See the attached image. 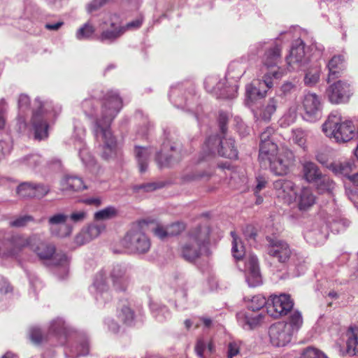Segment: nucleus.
Listing matches in <instances>:
<instances>
[{
	"mask_svg": "<svg viewBox=\"0 0 358 358\" xmlns=\"http://www.w3.org/2000/svg\"><path fill=\"white\" fill-rule=\"evenodd\" d=\"M110 276L115 289L124 291L131 282L129 267L125 264H117L113 266Z\"/></svg>",
	"mask_w": 358,
	"mask_h": 358,
	"instance_id": "obj_13",
	"label": "nucleus"
},
{
	"mask_svg": "<svg viewBox=\"0 0 358 358\" xmlns=\"http://www.w3.org/2000/svg\"><path fill=\"white\" fill-rule=\"evenodd\" d=\"M71 357H78L80 356H85L89 353V344L87 340H83L80 344L71 350Z\"/></svg>",
	"mask_w": 358,
	"mask_h": 358,
	"instance_id": "obj_50",
	"label": "nucleus"
},
{
	"mask_svg": "<svg viewBox=\"0 0 358 358\" xmlns=\"http://www.w3.org/2000/svg\"><path fill=\"white\" fill-rule=\"evenodd\" d=\"M34 218L31 215L20 216L10 221V225L14 227H22L27 225L28 223L34 222Z\"/></svg>",
	"mask_w": 358,
	"mask_h": 358,
	"instance_id": "obj_53",
	"label": "nucleus"
},
{
	"mask_svg": "<svg viewBox=\"0 0 358 358\" xmlns=\"http://www.w3.org/2000/svg\"><path fill=\"white\" fill-rule=\"evenodd\" d=\"M236 317L240 325L247 330L257 327L264 320V315L262 313L249 310L238 313Z\"/></svg>",
	"mask_w": 358,
	"mask_h": 358,
	"instance_id": "obj_20",
	"label": "nucleus"
},
{
	"mask_svg": "<svg viewBox=\"0 0 358 358\" xmlns=\"http://www.w3.org/2000/svg\"><path fill=\"white\" fill-rule=\"evenodd\" d=\"M94 27L89 23H86L77 31L76 38L78 40L89 39L94 35Z\"/></svg>",
	"mask_w": 358,
	"mask_h": 358,
	"instance_id": "obj_47",
	"label": "nucleus"
},
{
	"mask_svg": "<svg viewBox=\"0 0 358 358\" xmlns=\"http://www.w3.org/2000/svg\"><path fill=\"white\" fill-rule=\"evenodd\" d=\"M90 241L97 238L105 229L103 224H92L83 228Z\"/></svg>",
	"mask_w": 358,
	"mask_h": 358,
	"instance_id": "obj_46",
	"label": "nucleus"
},
{
	"mask_svg": "<svg viewBox=\"0 0 358 358\" xmlns=\"http://www.w3.org/2000/svg\"><path fill=\"white\" fill-rule=\"evenodd\" d=\"M280 60V49L275 45L266 50L263 57V64L267 68L274 67Z\"/></svg>",
	"mask_w": 358,
	"mask_h": 358,
	"instance_id": "obj_33",
	"label": "nucleus"
},
{
	"mask_svg": "<svg viewBox=\"0 0 358 358\" xmlns=\"http://www.w3.org/2000/svg\"><path fill=\"white\" fill-rule=\"evenodd\" d=\"M148 222L141 221L134 224L122 240V245L131 252L145 253L150 248V241L145 234Z\"/></svg>",
	"mask_w": 358,
	"mask_h": 358,
	"instance_id": "obj_4",
	"label": "nucleus"
},
{
	"mask_svg": "<svg viewBox=\"0 0 358 358\" xmlns=\"http://www.w3.org/2000/svg\"><path fill=\"white\" fill-rule=\"evenodd\" d=\"M276 134L273 128L271 127L262 131L260 134L259 153L261 158L267 157L268 155H272L278 148L275 141Z\"/></svg>",
	"mask_w": 358,
	"mask_h": 358,
	"instance_id": "obj_15",
	"label": "nucleus"
},
{
	"mask_svg": "<svg viewBox=\"0 0 358 358\" xmlns=\"http://www.w3.org/2000/svg\"><path fill=\"white\" fill-rule=\"evenodd\" d=\"M222 141L217 135L210 136L206 141V147L213 155L223 156Z\"/></svg>",
	"mask_w": 358,
	"mask_h": 358,
	"instance_id": "obj_35",
	"label": "nucleus"
},
{
	"mask_svg": "<svg viewBox=\"0 0 358 358\" xmlns=\"http://www.w3.org/2000/svg\"><path fill=\"white\" fill-rule=\"evenodd\" d=\"M278 101L274 98H271L267 104L263 108L260 117L265 121H269L273 114L277 109Z\"/></svg>",
	"mask_w": 358,
	"mask_h": 358,
	"instance_id": "obj_41",
	"label": "nucleus"
},
{
	"mask_svg": "<svg viewBox=\"0 0 358 358\" xmlns=\"http://www.w3.org/2000/svg\"><path fill=\"white\" fill-rule=\"evenodd\" d=\"M240 352V344L238 342H230L228 345L227 357L233 358L238 355Z\"/></svg>",
	"mask_w": 358,
	"mask_h": 358,
	"instance_id": "obj_64",
	"label": "nucleus"
},
{
	"mask_svg": "<svg viewBox=\"0 0 358 358\" xmlns=\"http://www.w3.org/2000/svg\"><path fill=\"white\" fill-rule=\"evenodd\" d=\"M307 134L301 129H296L292 131V141L300 147H304L306 143Z\"/></svg>",
	"mask_w": 358,
	"mask_h": 358,
	"instance_id": "obj_52",
	"label": "nucleus"
},
{
	"mask_svg": "<svg viewBox=\"0 0 358 358\" xmlns=\"http://www.w3.org/2000/svg\"><path fill=\"white\" fill-rule=\"evenodd\" d=\"M286 326L285 322L273 324L268 329V336L271 343L275 347H283L288 344L294 334Z\"/></svg>",
	"mask_w": 358,
	"mask_h": 358,
	"instance_id": "obj_10",
	"label": "nucleus"
},
{
	"mask_svg": "<svg viewBox=\"0 0 358 358\" xmlns=\"http://www.w3.org/2000/svg\"><path fill=\"white\" fill-rule=\"evenodd\" d=\"M206 90L213 94L217 99H222L224 92L222 88L224 83L221 81L217 82V78L214 76L208 77L204 82Z\"/></svg>",
	"mask_w": 358,
	"mask_h": 358,
	"instance_id": "obj_32",
	"label": "nucleus"
},
{
	"mask_svg": "<svg viewBox=\"0 0 358 358\" xmlns=\"http://www.w3.org/2000/svg\"><path fill=\"white\" fill-rule=\"evenodd\" d=\"M152 153L150 148L135 146L134 155L138 162L139 171L141 173H145L148 166V160Z\"/></svg>",
	"mask_w": 358,
	"mask_h": 358,
	"instance_id": "obj_30",
	"label": "nucleus"
},
{
	"mask_svg": "<svg viewBox=\"0 0 358 358\" xmlns=\"http://www.w3.org/2000/svg\"><path fill=\"white\" fill-rule=\"evenodd\" d=\"M117 210L114 206H108L94 213L96 220H106L115 217L117 215Z\"/></svg>",
	"mask_w": 358,
	"mask_h": 358,
	"instance_id": "obj_43",
	"label": "nucleus"
},
{
	"mask_svg": "<svg viewBox=\"0 0 358 358\" xmlns=\"http://www.w3.org/2000/svg\"><path fill=\"white\" fill-rule=\"evenodd\" d=\"M85 136V129L77 124L76 122L74 123V136L78 143L76 146L78 147L79 156L83 164L87 166H92L95 164V160L85 146L83 143Z\"/></svg>",
	"mask_w": 358,
	"mask_h": 358,
	"instance_id": "obj_16",
	"label": "nucleus"
},
{
	"mask_svg": "<svg viewBox=\"0 0 358 358\" xmlns=\"http://www.w3.org/2000/svg\"><path fill=\"white\" fill-rule=\"evenodd\" d=\"M278 197L281 198L285 203H291L294 201L296 194L294 184L292 181L279 179L273 183Z\"/></svg>",
	"mask_w": 358,
	"mask_h": 358,
	"instance_id": "obj_21",
	"label": "nucleus"
},
{
	"mask_svg": "<svg viewBox=\"0 0 358 358\" xmlns=\"http://www.w3.org/2000/svg\"><path fill=\"white\" fill-rule=\"evenodd\" d=\"M60 108H53L52 103L50 101H43L40 98L34 100L32 117L31 120L32 127L34 130L36 139L42 140L48 137L49 116L59 113Z\"/></svg>",
	"mask_w": 358,
	"mask_h": 358,
	"instance_id": "obj_3",
	"label": "nucleus"
},
{
	"mask_svg": "<svg viewBox=\"0 0 358 358\" xmlns=\"http://www.w3.org/2000/svg\"><path fill=\"white\" fill-rule=\"evenodd\" d=\"M294 201L296 202L300 210L306 211L315 203L316 197L310 188L303 187L296 192Z\"/></svg>",
	"mask_w": 358,
	"mask_h": 358,
	"instance_id": "obj_23",
	"label": "nucleus"
},
{
	"mask_svg": "<svg viewBox=\"0 0 358 358\" xmlns=\"http://www.w3.org/2000/svg\"><path fill=\"white\" fill-rule=\"evenodd\" d=\"M152 231L154 235L161 240H164L170 237L169 234H168L167 227L158 224L155 228L152 229Z\"/></svg>",
	"mask_w": 358,
	"mask_h": 358,
	"instance_id": "obj_61",
	"label": "nucleus"
},
{
	"mask_svg": "<svg viewBox=\"0 0 358 358\" xmlns=\"http://www.w3.org/2000/svg\"><path fill=\"white\" fill-rule=\"evenodd\" d=\"M62 192H78L88 189V186L81 177L75 175H65L59 182Z\"/></svg>",
	"mask_w": 358,
	"mask_h": 358,
	"instance_id": "obj_22",
	"label": "nucleus"
},
{
	"mask_svg": "<svg viewBox=\"0 0 358 358\" xmlns=\"http://www.w3.org/2000/svg\"><path fill=\"white\" fill-rule=\"evenodd\" d=\"M210 228L203 226L191 230L184 238L180 245V255L187 262H194L204 257H208Z\"/></svg>",
	"mask_w": 358,
	"mask_h": 358,
	"instance_id": "obj_2",
	"label": "nucleus"
},
{
	"mask_svg": "<svg viewBox=\"0 0 358 358\" xmlns=\"http://www.w3.org/2000/svg\"><path fill=\"white\" fill-rule=\"evenodd\" d=\"M31 250L34 252L41 259H49L53 257L55 253V247L50 243H46L41 238Z\"/></svg>",
	"mask_w": 358,
	"mask_h": 358,
	"instance_id": "obj_27",
	"label": "nucleus"
},
{
	"mask_svg": "<svg viewBox=\"0 0 358 358\" xmlns=\"http://www.w3.org/2000/svg\"><path fill=\"white\" fill-rule=\"evenodd\" d=\"M249 310L257 312L266 304V299L261 294L244 298Z\"/></svg>",
	"mask_w": 358,
	"mask_h": 358,
	"instance_id": "obj_37",
	"label": "nucleus"
},
{
	"mask_svg": "<svg viewBox=\"0 0 358 358\" xmlns=\"http://www.w3.org/2000/svg\"><path fill=\"white\" fill-rule=\"evenodd\" d=\"M69 215L63 213H55L48 217L50 233L58 238H66L73 232V226L66 223Z\"/></svg>",
	"mask_w": 358,
	"mask_h": 358,
	"instance_id": "obj_8",
	"label": "nucleus"
},
{
	"mask_svg": "<svg viewBox=\"0 0 358 358\" xmlns=\"http://www.w3.org/2000/svg\"><path fill=\"white\" fill-rule=\"evenodd\" d=\"M52 262H53V264L56 266H65L69 264V259L66 254L57 253L53 257Z\"/></svg>",
	"mask_w": 358,
	"mask_h": 358,
	"instance_id": "obj_62",
	"label": "nucleus"
},
{
	"mask_svg": "<svg viewBox=\"0 0 358 358\" xmlns=\"http://www.w3.org/2000/svg\"><path fill=\"white\" fill-rule=\"evenodd\" d=\"M43 161L41 156L33 154L23 157L19 160V162L29 168L35 169L42 164Z\"/></svg>",
	"mask_w": 358,
	"mask_h": 358,
	"instance_id": "obj_40",
	"label": "nucleus"
},
{
	"mask_svg": "<svg viewBox=\"0 0 358 358\" xmlns=\"http://www.w3.org/2000/svg\"><path fill=\"white\" fill-rule=\"evenodd\" d=\"M69 215V219L74 224L83 222L87 217V213L85 210H76Z\"/></svg>",
	"mask_w": 358,
	"mask_h": 358,
	"instance_id": "obj_56",
	"label": "nucleus"
},
{
	"mask_svg": "<svg viewBox=\"0 0 358 358\" xmlns=\"http://www.w3.org/2000/svg\"><path fill=\"white\" fill-rule=\"evenodd\" d=\"M347 351L351 355L358 354V328H350L347 332Z\"/></svg>",
	"mask_w": 358,
	"mask_h": 358,
	"instance_id": "obj_34",
	"label": "nucleus"
},
{
	"mask_svg": "<svg viewBox=\"0 0 358 358\" xmlns=\"http://www.w3.org/2000/svg\"><path fill=\"white\" fill-rule=\"evenodd\" d=\"M246 95L252 101L262 99L266 95V89H260L253 82L246 86Z\"/></svg>",
	"mask_w": 358,
	"mask_h": 358,
	"instance_id": "obj_38",
	"label": "nucleus"
},
{
	"mask_svg": "<svg viewBox=\"0 0 358 358\" xmlns=\"http://www.w3.org/2000/svg\"><path fill=\"white\" fill-rule=\"evenodd\" d=\"M34 198L41 199L48 194L50 188L43 184H33Z\"/></svg>",
	"mask_w": 358,
	"mask_h": 358,
	"instance_id": "obj_57",
	"label": "nucleus"
},
{
	"mask_svg": "<svg viewBox=\"0 0 358 358\" xmlns=\"http://www.w3.org/2000/svg\"><path fill=\"white\" fill-rule=\"evenodd\" d=\"M301 358H328L324 354L314 348H307Z\"/></svg>",
	"mask_w": 358,
	"mask_h": 358,
	"instance_id": "obj_55",
	"label": "nucleus"
},
{
	"mask_svg": "<svg viewBox=\"0 0 358 358\" xmlns=\"http://www.w3.org/2000/svg\"><path fill=\"white\" fill-rule=\"evenodd\" d=\"M259 160L264 165L268 164L271 171L275 175L283 176L289 173L294 165L295 157L291 150L284 148L279 150L277 148L272 155H268L267 157L264 158L259 157Z\"/></svg>",
	"mask_w": 358,
	"mask_h": 358,
	"instance_id": "obj_5",
	"label": "nucleus"
},
{
	"mask_svg": "<svg viewBox=\"0 0 358 358\" xmlns=\"http://www.w3.org/2000/svg\"><path fill=\"white\" fill-rule=\"evenodd\" d=\"M304 111L303 119L309 122H315L320 118L322 113V102L320 97L315 93H307L302 100Z\"/></svg>",
	"mask_w": 358,
	"mask_h": 358,
	"instance_id": "obj_9",
	"label": "nucleus"
},
{
	"mask_svg": "<svg viewBox=\"0 0 358 358\" xmlns=\"http://www.w3.org/2000/svg\"><path fill=\"white\" fill-rule=\"evenodd\" d=\"M269 255L276 257L279 262H285L291 255V250L287 243L282 240L268 238Z\"/></svg>",
	"mask_w": 358,
	"mask_h": 358,
	"instance_id": "obj_19",
	"label": "nucleus"
},
{
	"mask_svg": "<svg viewBox=\"0 0 358 358\" xmlns=\"http://www.w3.org/2000/svg\"><path fill=\"white\" fill-rule=\"evenodd\" d=\"M315 183L317 185V189L322 192H331L335 187L334 182L323 174L322 175V178Z\"/></svg>",
	"mask_w": 358,
	"mask_h": 358,
	"instance_id": "obj_45",
	"label": "nucleus"
},
{
	"mask_svg": "<svg viewBox=\"0 0 358 358\" xmlns=\"http://www.w3.org/2000/svg\"><path fill=\"white\" fill-rule=\"evenodd\" d=\"M326 93L329 101L334 104L348 102L353 94L350 84L341 80L330 85L327 89Z\"/></svg>",
	"mask_w": 358,
	"mask_h": 358,
	"instance_id": "obj_7",
	"label": "nucleus"
},
{
	"mask_svg": "<svg viewBox=\"0 0 358 358\" xmlns=\"http://www.w3.org/2000/svg\"><path fill=\"white\" fill-rule=\"evenodd\" d=\"M331 171L336 176L348 177L355 169V164L352 160L336 161L330 163L327 166Z\"/></svg>",
	"mask_w": 358,
	"mask_h": 358,
	"instance_id": "obj_29",
	"label": "nucleus"
},
{
	"mask_svg": "<svg viewBox=\"0 0 358 358\" xmlns=\"http://www.w3.org/2000/svg\"><path fill=\"white\" fill-rule=\"evenodd\" d=\"M33 184L29 182H23L17 188V194L22 198H34Z\"/></svg>",
	"mask_w": 358,
	"mask_h": 358,
	"instance_id": "obj_48",
	"label": "nucleus"
},
{
	"mask_svg": "<svg viewBox=\"0 0 358 358\" xmlns=\"http://www.w3.org/2000/svg\"><path fill=\"white\" fill-rule=\"evenodd\" d=\"M91 241L87 237V235L83 228L80 230V231L76 234V236L74 238V243L77 245H85Z\"/></svg>",
	"mask_w": 358,
	"mask_h": 358,
	"instance_id": "obj_63",
	"label": "nucleus"
},
{
	"mask_svg": "<svg viewBox=\"0 0 358 358\" xmlns=\"http://www.w3.org/2000/svg\"><path fill=\"white\" fill-rule=\"evenodd\" d=\"M303 323L302 314L299 310L292 311L288 317L287 322H285L286 326L289 327V330L294 334L299 331Z\"/></svg>",
	"mask_w": 358,
	"mask_h": 358,
	"instance_id": "obj_36",
	"label": "nucleus"
},
{
	"mask_svg": "<svg viewBox=\"0 0 358 358\" xmlns=\"http://www.w3.org/2000/svg\"><path fill=\"white\" fill-rule=\"evenodd\" d=\"M118 317L126 324H131L134 318V312L128 306H123L119 311Z\"/></svg>",
	"mask_w": 358,
	"mask_h": 358,
	"instance_id": "obj_51",
	"label": "nucleus"
},
{
	"mask_svg": "<svg viewBox=\"0 0 358 358\" xmlns=\"http://www.w3.org/2000/svg\"><path fill=\"white\" fill-rule=\"evenodd\" d=\"M283 75V71H280L279 69H274L271 72L266 73L263 77V80H254L253 83L256 84L260 89H266V92L268 89L271 88L273 85L272 78L278 79Z\"/></svg>",
	"mask_w": 358,
	"mask_h": 358,
	"instance_id": "obj_31",
	"label": "nucleus"
},
{
	"mask_svg": "<svg viewBox=\"0 0 358 358\" xmlns=\"http://www.w3.org/2000/svg\"><path fill=\"white\" fill-rule=\"evenodd\" d=\"M329 70L327 83L341 76L345 67V57L343 55H334L327 63Z\"/></svg>",
	"mask_w": 358,
	"mask_h": 358,
	"instance_id": "obj_24",
	"label": "nucleus"
},
{
	"mask_svg": "<svg viewBox=\"0 0 358 358\" xmlns=\"http://www.w3.org/2000/svg\"><path fill=\"white\" fill-rule=\"evenodd\" d=\"M91 292L94 294L95 299L99 303H106L110 299L109 287L107 283V273L101 270L94 278Z\"/></svg>",
	"mask_w": 358,
	"mask_h": 358,
	"instance_id": "obj_12",
	"label": "nucleus"
},
{
	"mask_svg": "<svg viewBox=\"0 0 358 358\" xmlns=\"http://www.w3.org/2000/svg\"><path fill=\"white\" fill-rule=\"evenodd\" d=\"M29 337L31 341L36 344H39L44 339L48 340V337H43L39 328L34 327L29 330Z\"/></svg>",
	"mask_w": 358,
	"mask_h": 358,
	"instance_id": "obj_58",
	"label": "nucleus"
},
{
	"mask_svg": "<svg viewBox=\"0 0 358 358\" xmlns=\"http://www.w3.org/2000/svg\"><path fill=\"white\" fill-rule=\"evenodd\" d=\"M179 159L178 148L176 145L170 144L169 142H164L162 149L155 157V161L161 169L169 166L174 161Z\"/></svg>",
	"mask_w": 358,
	"mask_h": 358,
	"instance_id": "obj_14",
	"label": "nucleus"
},
{
	"mask_svg": "<svg viewBox=\"0 0 358 358\" xmlns=\"http://www.w3.org/2000/svg\"><path fill=\"white\" fill-rule=\"evenodd\" d=\"M320 66L309 69L304 77L305 84L309 86L315 85L320 80Z\"/></svg>",
	"mask_w": 358,
	"mask_h": 358,
	"instance_id": "obj_44",
	"label": "nucleus"
},
{
	"mask_svg": "<svg viewBox=\"0 0 358 358\" xmlns=\"http://www.w3.org/2000/svg\"><path fill=\"white\" fill-rule=\"evenodd\" d=\"M39 240V235L33 234L29 237L22 235H13L10 239V242L13 247V252L16 253L23 248L28 247L31 250L34 246V243Z\"/></svg>",
	"mask_w": 358,
	"mask_h": 358,
	"instance_id": "obj_25",
	"label": "nucleus"
},
{
	"mask_svg": "<svg viewBox=\"0 0 358 358\" xmlns=\"http://www.w3.org/2000/svg\"><path fill=\"white\" fill-rule=\"evenodd\" d=\"M168 229V234L170 237L179 235L185 229V226L182 222H176L166 226Z\"/></svg>",
	"mask_w": 358,
	"mask_h": 358,
	"instance_id": "obj_59",
	"label": "nucleus"
},
{
	"mask_svg": "<svg viewBox=\"0 0 358 358\" xmlns=\"http://www.w3.org/2000/svg\"><path fill=\"white\" fill-rule=\"evenodd\" d=\"M304 48L302 42L292 48L289 55L286 57L287 64L290 70H299L306 63Z\"/></svg>",
	"mask_w": 358,
	"mask_h": 358,
	"instance_id": "obj_18",
	"label": "nucleus"
},
{
	"mask_svg": "<svg viewBox=\"0 0 358 358\" xmlns=\"http://www.w3.org/2000/svg\"><path fill=\"white\" fill-rule=\"evenodd\" d=\"M7 103L4 99H0V131L2 130L6 121Z\"/></svg>",
	"mask_w": 358,
	"mask_h": 358,
	"instance_id": "obj_60",
	"label": "nucleus"
},
{
	"mask_svg": "<svg viewBox=\"0 0 358 358\" xmlns=\"http://www.w3.org/2000/svg\"><path fill=\"white\" fill-rule=\"evenodd\" d=\"M331 150L328 147H321L315 151V159L322 165L328 166L331 158Z\"/></svg>",
	"mask_w": 358,
	"mask_h": 358,
	"instance_id": "obj_42",
	"label": "nucleus"
},
{
	"mask_svg": "<svg viewBox=\"0 0 358 358\" xmlns=\"http://www.w3.org/2000/svg\"><path fill=\"white\" fill-rule=\"evenodd\" d=\"M81 106L86 117L94 124L96 141L103 143L102 157L107 160L116 157L118 150L110 124L122 107V100L117 92L108 90L101 100L85 99Z\"/></svg>",
	"mask_w": 358,
	"mask_h": 358,
	"instance_id": "obj_1",
	"label": "nucleus"
},
{
	"mask_svg": "<svg viewBox=\"0 0 358 358\" xmlns=\"http://www.w3.org/2000/svg\"><path fill=\"white\" fill-rule=\"evenodd\" d=\"M245 269L247 271V281L250 287H257L262 284L259 262L255 255L250 254L246 257Z\"/></svg>",
	"mask_w": 358,
	"mask_h": 358,
	"instance_id": "obj_17",
	"label": "nucleus"
},
{
	"mask_svg": "<svg viewBox=\"0 0 358 358\" xmlns=\"http://www.w3.org/2000/svg\"><path fill=\"white\" fill-rule=\"evenodd\" d=\"M238 152L233 138H228L225 141V157L230 159H236Z\"/></svg>",
	"mask_w": 358,
	"mask_h": 358,
	"instance_id": "obj_49",
	"label": "nucleus"
},
{
	"mask_svg": "<svg viewBox=\"0 0 358 358\" xmlns=\"http://www.w3.org/2000/svg\"><path fill=\"white\" fill-rule=\"evenodd\" d=\"M232 240L231 252L233 257L237 259H241L245 255L244 248L240 239L237 237L235 231L231 232Z\"/></svg>",
	"mask_w": 358,
	"mask_h": 358,
	"instance_id": "obj_39",
	"label": "nucleus"
},
{
	"mask_svg": "<svg viewBox=\"0 0 358 358\" xmlns=\"http://www.w3.org/2000/svg\"><path fill=\"white\" fill-rule=\"evenodd\" d=\"M271 301V303L268 304L266 310L268 314L275 318L287 315L294 306L290 296L286 294L273 296Z\"/></svg>",
	"mask_w": 358,
	"mask_h": 358,
	"instance_id": "obj_11",
	"label": "nucleus"
},
{
	"mask_svg": "<svg viewBox=\"0 0 358 358\" xmlns=\"http://www.w3.org/2000/svg\"><path fill=\"white\" fill-rule=\"evenodd\" d=\"M101 33L98 37V40L101 42L111 43L119 38L124 34V29L122 28L119 16L113 14L100 24Z\"/></svg>",
	"mask_w": 358,
	"mask_h": 358,
	"instance_id": "obj_6",
	"label": "nucleus"
},
{
	"mask_svg": "<svg viewBox=\"0 0 358 358\" xmlns=\"http://www.w3.org/2000/svg\"><path fill=\"white\" fill-rule=\"evenodd\" d=\"M303 178L310 183L317 182L322 178V172L313 162L306 161L302 163Z\"/></svg>",
	"mask_w": 358,
	"mask_h": 358,
	"instance_id": "obj_26",
	"label": "nucleus"
},
{
	"mask_svg": "<svg viewBox=\"0 0 358 358\" xmlns=\"http://www.w3.org/2000/svg\"><path fill=\"white\" fill-rule=\"evenodd\" d=\"M48 334L57 337L59 343L63 344L69 334V329L62 319L57 318L50 322Z\"/></svg>",
	"mask_w": 358,
	"mask_h": 358,
	"instance_id": "obj_28",
	"label": "nucleus"
},
{
	"mask_svg": "<svg viewBox=\"0 0 358 358\" xmlns=\"http://www.w3.org/2000/svg\"><path fill=\"white\" fill-rule=\"evenodd\" d=\"M30 106V98L25 94H21L17 99L19 113H24L29 110Z\"/></svg>",
	"mask_w": 358,
	"mask_h": 358,
	"instance_id": "obj_54",
	"label": "nucleus"
}]
</instances>
